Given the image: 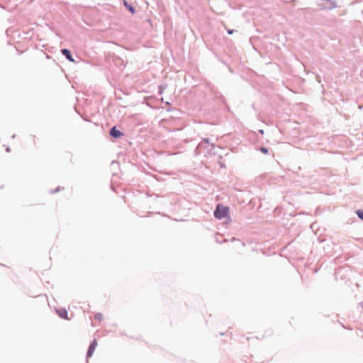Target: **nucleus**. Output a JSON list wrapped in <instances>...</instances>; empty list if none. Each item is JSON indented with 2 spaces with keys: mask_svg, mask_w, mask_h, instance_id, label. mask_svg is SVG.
Listing matches in <instances>:
<instances>
[{
  "mask_svg": "<svg viewBox=\"0 0 363 363\" xmlns=\"http://www.w3.org/2000/svg\"><path fill=\"white\" fill-rule=\"evenodd\" d=\"M230 209L228 206L218 204L214 211V216L219 220L229 217Z\"/></svg>",
  "mask_w": 363,
  "mask_h": 363,
  "instance_id": "nucleus-1",
  "label": "nucleus"
},
{
  "mask_svg": "<svg viewBox=\"0 0 363 363\" xmlns=\"http://www.w3.org/2000/svg\"><path fill=\"white\" fill-rule=\"evenodd\" d=\"M320 6L323 9H332L336 7V4H335V2L330 0H323V2Z\"/></svg>",
  "mask_w": 363,
  "mask_h": 363,
  "instance_id": "nucleus-2",
  "label": "nucleus"
},
{
  "mask_svg": "<svg viewBox=\"0 0 363 363\" xmlns=\"http://www.w3.org/2000/svg\"><path fill=\"white\" fill-rule=\"evenodd\" d=\"M97 345L98 344H97L96 340H94L89 347V350L87 352V357H91L93 355V354L97 347Z\"/></svg>",
  "mask_w": 363,
  "mask_h": 363,
  "instance_id": "nucleus-3",
  "label": "nucleus"
},
{
  "mask_svg": "<svg viewBox=\"0 0 363 363\" xmlns=\"http://www.w3.org/2000/svg\"><path fill=\"white\" fill-rule=\"evenodd\" d=\"M110 134L113 138H119L122 135V133L117 130L116 127L111 129Z\"/></svg>",
  "mask_w": 363,
  "mask_h": 363,
  "instance_id": "nucleus-4",
  "label": "nucleus"
},
{
  "mask_svg": "<svg viewBox=\"0 0 363 363\" xmlns=\"http://www.w3.org/2000/svg\"><path fill=\"white\" fill-rule=\"evenodd\" d=\"M62 53L69 60L70 62H74V60L72 58L71 53L67 49H62Z\"/></svg>",
  "mask_w": 363,
  "mask_h": 363,
  "instance_id": "nucleus-5",
  "label": "nucleus"
},
{
  "mask_svg": "<svg viewBox=\"0 0 363 363\" xmlns=\"http://www.w3.org/2000/svg\"><path fill=\"white\" fill-rule=\"evenodd\" d=\"M57 313L60 317H62L65 319H68L67 311H65L64 309L60 310V311H57Z\"/></svg>",
  "mask_w": 363,
  "mask_h": 363,
  "instance_id": "nucleus-6",
  "label": "nucleus"
},
{
  "mask_svg": "<svg viewBox=\"0 0 363 363\" xmlns=\"http://www.w3.org/2000/svg\"><path fill=\"white\" fill-rule=\"evenodd\" d=\"M125 5L126 6V7L128 9V10L132 13H135V9L133 6H128L127 5V3H125Z\"/></svg>",
  "mask_w": 363,
  "mask_h": 363,
  "instance_id": "nucleus-7",
  "label": "nucleus"
},
{
  "mask_svg": "<svg viewBox=\"0 0 363 363\" xmlns=\"http://www.w3.org/2000/svg\"><path fill=\"white\" fill-rule=\"evenodd\" d=\"M358 216L363 220V211L358 210L357 212Z\"/></svg>",
  "mask_w": 363,
  "mask_h": 363,
  "instance_id": "nucleus-8",
  "label": "nucleus"
},
{
  "mask_svg": "<svg viewBox=\"0 0 363 363\" xmlns=\"http://www.w3.org/2000/svg\"><path fill=\"white\" fill-rule=\"evenodd\" d=\"M260 150H261V152H263V153H264V154L268 153V150H267V148H266V147H261V148H260Z\"/></svg>",
  "mask_w": 363,
  "mask_h": 363,
  "instance_id": "nucleus-9",
  "label": "nucleus"
},
{
  "mask_svg": "<svg viewBox=\"0 0 363 363\" xmlns=\"http://www.w3.org/2000/svg\"><path fill=\"white\" fill-rule=\"evenodd\" d=\"M228 33L229 34H233V30H228Z\"/></svg>",
  "mask_w": 363,
  "mask_h": 363,
  "instance_id": "nucleus-10",
  "label": "nucleus"
}]
</instances>
